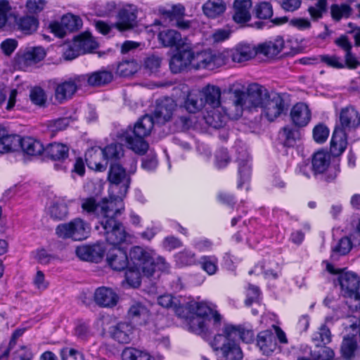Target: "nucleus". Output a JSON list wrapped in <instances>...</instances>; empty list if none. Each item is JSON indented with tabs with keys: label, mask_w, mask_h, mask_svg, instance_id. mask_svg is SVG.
<instances>
[{
	"label": "nucleus",
	"mask_w": 360,
	"mask_h": 360,
	"mask_svg": "<svg viewBox=\"0 0 360 360\" xmlns=\"http://www.w3.org/2000/svg\"><path fill=\"white\" fill-rule=\"evenodd\" d=\"M187 305L190 316L184 314L181 317L188 320L191 331L206 336L221 328L222 317L215 309L214 305L196 302H189Z\"/></svg>",
	"instance_id": "obj_1"
},
{
	"label": "nucleus",
	"mask_w": 360,
	"mask_h": 360,
	"mask_svg": "<svg viewBox=\"0 0 360 360\" xmlns=\"http://www.w3.org/2000/svg\"><path fill=\"white\" fill-rule=\"evenodd\" d=\"M270 93L262 85L256 83L248 86L247 91L240 88H233L231 101L232 108L236 110V116H241L243 110H256L261 108Z\"/></svg>",
	"instance_id": "obj_2"
},
{
	"label": "nucleus",
	"mask_w": 360,
	"mask_h": 360,
	"mask_svg": "<svg viewBox=\"0 0 360 360\" xmlns=\"http://www.w3.org/2000/svg\"><path fill=\"white\" fill-rule=\"evenodd\" d=\"M129 255L133 266L125 272V278L129 285L137 288L141 284V274L147 277L151 276L156 265L150 254L139 246L133 248Z\"/></svg>",
	"instance_id": "obj_3"
},
{
	"label": "nucleus",
	"mask_w": 360,
	"mask_h": 360,
	"mask_svg": "<svg viewBox=\"0 0 360 360\" xmlns=\"http://www.w3.org/2000/svg\"><path fill=\"white\" fill-rule=\"evenodd\" d=\"M154 123L153 117L146 115L139 119L133 128L129 127L123 133L129 148L136 153L143 155L148 149V144L144 139L150 134Z\"/></svg>",
	"instance_id": "obj_4"
},
{
	"label": "nucleus",
	"mask_w": 360,
	"mask_h": 360,
	"mask_svg": "<svg viewBox=\"0 0 360 360\" xmlns=\"http://www.w3.org/2000/svg\"><path fill=\"white\" fill-rule=\"evenodd\" d=\"M119 204L120 206L115 210H110L108 213L104 212L105 217L99 221L100 226H96L98 230L101 229L100 233L105 236L106 241L112 247H120L126 238L123 226L117 220V217L122 214V210H124L122 200L119 201Z\"/></svg>",
	"instance_id": "obj_5"
},
{
	"label": "nucleus",
	"mask_w": 360,
	"mask_h": 360,
	"mask_svg": "<svg viewBox=\"0 0 360 360\" xmlns=\"http://www.w3.org/2000/svg\"><path fill=\"white\" fill-rule=\"evenodd\" d=\"M215 331L217 334L210 340L209 345L216 354L223 360H242L243 354L237 341L228 335L223 327Z\"/></svg>",
	"instance_id": "obj_6"
},
{
	"label": "nucleus",
	"mask_w": 360,
	"mask_h": 360,
	"mask_svg": "<svg viewBox=\"0 0 360 360\" xmlns=\"http://www.w3.org/2000/svg\"><path fill=\"white\" fill-rule=\"evenodd\" d=\"M83 80L79 75L61 79H54L52 81L54 89V98L60 104H63L66 101L72 98L77 91L82 89Z\"/></svg>",
	"instance_id": "obj_7"
},
{
	"label": "nucleus",
	"mask_w": 360,
	"mask_h": 360,
	"mask_svg": "<svg viewBox=\"0 0 360 360\" xmlns=\"http://www.w3.org/2000/svg\"><path fill=\"white\" fill-rule=\"evenodd\" d=\"M89 232V224L79 217L75 218L68 223L60 224L56 229V234L58 238H70L73 240L86 239Z\"/></svg>",
	"instance_id": "obj_8"
},
{
	"label": "nucleus",
	"mask_w": 360,
	"mask_h": 360,
	"mask_svg": "<svg viewBox=\"0 0 360 360\" xmlns=\"http://www.w3.org/2000/svg\"><path fill=\"white\" fill-rule=\"evenodd\" d=\"M122 200L120 197L110 200L103 199L101 202L97 203L94 198H88L82 200V208L84 212L89 214H95L101 221L105 217V213H108L110 210H115L120 206L119 201Z\"/></svg>",
	"instance_id": "obj_9"
},
{
	"label": "nucleus",
	"mask_w": 360,
	"mask_h": 360,
	"mask_svg": "<svg viewBox=\"0 0 360 360\" xmlns=\"http://www.w3.org/2000/svg\"><path fill=\"white\" fill-rule=\"evenodd\" d=\"M224 63L222 55L212 50H205L192 54V66L195 69H210L219 67Z\"/></svg>",
	"instance_id": "obj_10"
},
{
	"label": "nucleus",
	"mask_w": 360,
	"mask_h": 360,
	"mask_svg": "<svg viewBox=\"0 0 360 360\" xmlns=\"http://www.w3.org/2000/svg\"><path fill=\"white\" fill-rule=\"evenodd\" d=\"M229 108V111L224 110L221 106L212 108L207 110L204 116L206 124L213 128L218 129L223 127L229 119H237L240 116H236V110Z\"/></svg>",
	"instance_id": "obj_11"
},
{
	"label": "nucleus",
	"mask_w": 360,
	"mask_h": 360,
	"mask_svg": "<svg viewBox=\"0 0 360 360\" xmlns=\"http://www.w3.org/2000/svg\"><path fill=\"white\" fill-rule=\"evenodd\" d=\"M284 108L285 103L282 96L276 92H271L261 108L262 115L272 122L281 115Z\"/></svg>",
	"instance_id": "obj_12"
},
{
	"label": "nucleus",
	"mask_w": 360,
	"mask_h": 360,
	"mask_svg": "<svg viewBox=\"0 0 360 360\" xmlns=\"http://www.w3.org/2000/svg\"><path fill=\"white\" fill-rule=\"evenodd\" d=\"M338 282L345 297L360 300V281L356 274L352 272L341 273Z\"/></svg>",
	"instance_id": "obj_13"
},
{
	"label": "nucleus",
	"mask_w": 360,
	"mask_h": 360,
	"mask_svg": "<svg viewBox=\"0 0 360 360\" xmlns=\"http://www.w3.org/2000/svg\"><path fill=\"white\" fill-rule=\"evenodd\" d=\"M137 9L134 6L127 5L121 8L117 15V21L112 25L123 32L134 28L137 23Z\"/></svg>",
	"instance_id": "obj_14"
},
{
	"label": "nucleus",
	"mask_w": 360,
	"mask_h": 360,
	"mask_svg": "<svg viewBox=\"0 0 360 360\" xmlns=\"http://www.w3.org/2000/svg\"><path fill=\"white\" fill-rule=\"evenodd\" d=\"M176 107L175 101L171 98L158 99L156 102L153 116H152L154 122L158 124H165L169 121Z\"/></svg>",
	"instance_id": "obj_15"
},
{
	"label": "nucleus",
	"mask_w": 360,
	"mask_h": 360,
	"mask_svg": "<svg viewBox=\"0 0 360 360\" xmlns=\"http://www.w3.org/2000/svg\"><path fill=\"white\" fill-rule=\"evenodd\" d=\"M150 311L143 302L131 301L127 311V319L135 326L146 325L150 319Z\"/></svg>",
	"instance_id": "obj_16"
},
{
	"label": "nucleus",
	"mask_w": 360,
	"mask_h": 360,
	"mask_svg": "<svg viewBox=\"0 0 360 360\" xmlns=\"http://www.w3.org/2000/svg\"><path fill=\"white\" fill-rule=\"evenodd\" d=\"M118 300V295L111 288L98 287L94 293V301L101 307L112 308L117 304Z\"/></svg>",
	"instance_id": "obj_17"
},
{
	"label": "nucleus",
	"mask_w": 360,
	"mask_h": 360,
	"mask_svg": "<svg viewBox=\"0 0 360 360\" xmlns=\"http://www.w3.org/2000/svg\"><path fill=\"white\" fill-rule=\"evenodd\" d=\"M106 260L115 271H122L128 266L129 259L127 250L121 247H112L108 250Z\"/></svg>",
	"instance_id": "obj_18"
},
{
	"label": "nucleus",
	"mask_w": 360,
	"mask_h": 360,
	"mask_svg": "<svg viewBox=\"0 0 360 360\" xmlns=\"http://www.w3.org/2000/svg\"><path fill=\"white\" fill-rule=\"evenodd\" d=\"M105 250L103 245L98 243L78 247L76 254L82 260L98 263L102 259Z\"/></svg>",
	"instance_id": "obj_19"
},
{
	"label": "nucleus",
	"mask_w": 360,
	"mask_h": 360,
	"mask_svg": "<svg viewBox=\"0 0 360 360\" xmlns=\"http://www.w3.org/2000/svg\"><path fill=\"white\" fill-rule=\"evenodd\" d=\"M257 56L256 46L251 44L239 43L230 51V57L234 63H244Z\"/></svg>",
	"instance_id": "obj_20"
},
{
	"label": "nucleus",
	"mask_w": 360,
	"mask_h": 360,
	"mask_svg": "<svg viewBox=\"0 0 360 360\" xmlns=\"http://www.w3.org/2000/svg\"><path fill=\"white\" fill-rule=\"evenodd\" d=\"M110 337L121 344H127L132 339L134 327L130 323L120 322L109 329Z\"/></svg>",
	"instance_id": "obj_21"
},
{
	"label": "nucleus",
	"mask_w": 360,
	"mask_h": 360,
	"mask_svg": "<svg viewBox=\"0 0 360 360\" xmlns=\"http://www.w3.org/2000/svg\"><path fill=\"white\" fill-rule=\"evenodd\" d=\"M158 39L165 47L175 48L179 50L184 47L186 39L182 38L181 34L175 30H164L159 32Z\"/></svg>",
	"instance_id": "obj_22"
},
{
	"label": "nucleus",
	"mask_w": 360,
	"mask_h": 360,
	"mask_svg": "<svg viewBox=\"0 0 360 360\" xmlns=\"http://www.w3.org/2000/svg\"><path fill=\"white\" fill-rule=\"evenodd\" d=\"M109 181L118 186L122 184L124 193H126L130 184V178L127 176L126 169L117 163H112L108 172Z\"/></svg>",
	"instance_id": "obj_23"
},
{
	"label": "nucleus",
	"mask_w": 360,
	"mask_h": 360,
	"mask_svg": "<svg viewBox=\"0 0 360 360\" xmlns=\"http://www.w3.org/2000/svg\"><path fill=\"white\" fill-rule=\"evenodd\" d=\"M257 345L264 355H270L277 347V340L271 330H265L258 333Z\"/></svg>",
	"instance_id": "obj_24"
},
{
	"label": "nucleus",
	"mask_w": 360,
	"mask_h": 360,
	"mask_svg": "<svg viewBox=\"0 0 360 360\" xmlns=\"http://www.w3.org/2000/svg\"><path fill=\"white\" fill-rule=\"evenodd\" d=\"M79 75L80 77H82L84 87L86 86H100L110 83L113 79L112 73L108 70H99Z\"/></svg>",
	"instance_id": "obj_25"
},
{
	"label": "nucleus",
	"mask_w": 360,
	"mask_h": 360,
	"mask_svg": "<svg viewBox=\"0 0 360 360\" xmlns=\"http://www.w3.org/2000/svg\"><path fill=\"white\" fill-rule=\"evenodd\" d=\"M290 116L296 126L305 127L311 120V111L307 104L297 103L292 108Z\"/></svg>",
	"instance_id": "obj_26"
},
{
	"label": "nucleus",
	"mask_w": 360,
	"mask_h": 360,
	"mask_svg": "<svg viewBox=\"0 0 360 360\" xmlns=\"http://www.w3.org/2000/svg\"><path fill=\"white\" fill-rule=\"evenodd\" d=\"M347 145V134L342 129L335 128L330 141V152L334 157L341 155Z\"/></svg>",
	"instance_id": "obj_27"
},
{
	"label": "nucleus",
	"mask_w": 360,
	"mask_h": 360,
	"mask_svg": "<svg viewBox=\"0 0 360 360\" xmlns=\"http://www.w3.org/2000/svg\"><path fill=\"white\" fill-rule=\"evenodd\" d=\"M238 163V174L240 180L238 184V188H241L243 184L248 181L251 175L250 157L246 150H243L238 153L237 157Z\"/></svg>",
	"instance_id": "obj_28"
},
{
	"label": "nucleus",
	"mask_w": 360,
	"mask_h": 360,
	"mask_svg": "<svg viewBox=\"0 0 360 360\" xmlns=\"http://www.w3.org/2000/svg\"><path fill=\"white\" fill-rule=\"evenodd\" d=\"M252 7L251 0H235L233 4V20L237 23H245L250 20V10Z\"/></svg>",
	"instance_id": "obj_29"
},
{
	"label": "nucleus",
	"mask_w": 360,
	"mask_h": 360,
	"mask_svg": "<svg viewBox=\"0 0 360 360\" xmlns=\"http://www.w3.org/2000/svg\"><path fill=\"white\" fill-rule=\"evenodd\" d=\"M340 127L336 128L342 129L345 131L359 125L358 112L352 106H347L341 110L340 113Z\"/></svg>",
	"instance_id": "obj_30"
},
{
	"label": "nucleus",
	"mask_w": 360,
	"mask_h": 360,
	"mask_svg": "<svg viewBox=\"0 0 360 360\" xmlns=\"http://www.w3.org/2000/svg\"><path fill=\"white\" fill-rule=\"evenodd\" d=\"M283 46V39L278 37L274 41H266L256 46L257 55L259 53L267 57H274L282 51Z\"/></svg>",
	"instance_id": "obj_31"
},
{
	"label": "nucleus",
	"mask_w": 360,
	"mask_h": 360,
	"mask_svg": "<svg viewBox=\"0 0 360 360\" xmlns=\"http://www.w3.org/2000/svg\"><path fill=\"white\" fill-rule=\"evenodd\" d=\"M189 64L192 65V53L180 51L171 58L169 68L172 72L178 73L184 70Z\"/></svg>",
	"instance_id": "obj_32"
},
{
	"label": "nucleus",
	"mask_w": 360,
	"mask_h": 360,
	"mask_svg": "<svg viewBox=\"0 0 360 360\" xmlns=\"http://www.w3.org/2000/svg\"><path fill=\"white\" fill-rule=\"evenodd\" d=\"M48 214L54 220H63L68 215V202L64 198H55L48 208Z\"/></svg>",
	"instance_id": "obj_33"
},
{
	"label": "nucleus",
	"mask_w": 360,
	"mask_h": 360,
	"mask_svg": "<svg viewBox=\"0 0 360 360\" xmlns=\"http://www.w3.org/2000/svg\"><path fill=\"white\" fill-rule=\"evenodd\" d=\"M45 56L46 52L41 47L32 48L19 57V63L25 66H31L42 60Z\"/></svg>",
	"instance_id": "obj_34"
},
{
	"label": "nucleus",
	"mask_w": 360,
	"mask_h": 360,
	"mask_svg": "<svg viewBox=\"0 0 360 360\" xmlns=\"http://www.w3.org/2000/svg\"><path fill=\"white\" fill-rule=\"evenodd\" d=\"M342 356L346 360H352L355 355L360 360V351L357 349V342L354 336L345 337L340 347Z\"/></svg>",
	"instance_id": "obj_35"
},
{
	"label": "nucleus",
	"mask_w": 360,
	"mask_h": 360,
	"mask_svg": "<svg viewBox=\"0 0 360 360\" xmlns=\"http://www.w3.org/2000/svg\"><path fill=\"white\" fill-rule=\"evenodd\" d=\"M260 273H263L264 276L267 278L276 279L281 274V268L277 262L269 261L268 262H264L263 264L255 266L254 269L249 271L250 274H259Z\"/></svg>",
	"instance_id": "obj_36"
},
{
	"label": "nucleus",
	"mask_w": 360,
	"mask_h": 360,
	"mask_svg": "<svg viewBox=\"0 0 360 360\" xmlns=\"http://www.w3.org/2000/svg\"><path fill=\"white\" fill-rule=\"evenodd\" d=\"M47 156L53 160H65L69 154V147L60 143H52L44 149Z\"/></svg>",
	"instance_id": "obj_37"
},
{
	"label": "nucleus",
	"mask_w": 360,
	"mask_h": 360,
	"mask_svg": "<svg viewBox=\"0 0 360 360\" xmlns=\"http://www.w3.org/2000/svg\"><path fill=\"white\" fill-rule=\"evenodd\" d=\"M199 93L205 101V105L207 104L212 108L221 106V90L219 87L214 85H207Z\"/></svg>",
	"instance_id": "obj_38"
},
{
	"label": "nucleus",
	"mask_w": 360,
	"mask_h": 360,
	"mask_svg": "<svg viewBox=\"0 0 360 360\" xmlns=\"http://www.w3.org/2000/svg\"><path fill=\"white\" fill-rule=\"evenodd\" d=\"M20 146L25 154L32 156L41 155L45 149L39 141L30 136L21 139Z\"/></svg>",
	"instance_id": "obj_39"
},
{
	"label": "nucleus",
	"mask_w": 360,
	"mask_h": 360,
	"mask_svg": "<svg viewBox=\"0 0 360 360\" xmlns=\"http://www.w3.org/2000/svg\"><path fill=\"white\" fill-rule=\"evenodd\" d=\"M222 327L224 331L228 332V335L233 337L236 341L237 339H241L243 342H249L253 338L252 330H246L240 326L224 323Z\"/></svg>",
	"instance_id": "obj_40"
},
{
	"label": "nucleus",
	"mask_w": 360,
	"mask_h": 360,
	"mask_svg": "<svg viewBox=\"0 0 360 360\" xmlns=\"http://www.w3.org/2000/svg\"><path fill=\"white\" fill-rule=\"evenodd\" d=\"M73 46L82 53H85L96 49L98 44L89 33L85 32L75 37Z\"/></svg>",
	"instance_id": "obj_41"
},
{
	"label": "nucleus",
	"mask_w": 360,
	"mask_h": 360,
	"mask_svg": "<svg viewBox=\"0 0 360 360\" xmlns=\"http://www.w3.org/2000/svg\"><path fill=\"white\" fill-rule=\"evenodd\" d=\"M158 303L163 307L172 308L180 317L184 316V305L180 302L177 297H174L169 294L162 295L158 297Z\"/></svg>",
	"instance_id": "obj_42"
},
{
	"label": "nucleus",
	"mask_w": 360,
	"mask_h": 360,
	"mask_svg": "<svg viewBox=\"0 0 360 360\" xmlns=\"http://www.w3.org/2000/svg\"><path fill=\"white\" fill-rule=\"evenodd\" d=\"M184 107L190 113H195L205 107V101L199 92H190L184 103Z\"/></svg>",
	"instance_id": "obj_43"
},
{
	"label": "nucleus",
	"mask_w": 360,
	"mask_h": 360,
	"mask_svg": "<svg viewBox=\"0 0 360 360\" xmlns=\"http://www.w3.org/2000/svg\"><path fill=\"white\" fill-rule=\"evenodd\" d=\"M330 162V154L324 151H318L312 159V168L314 174H323L328 168Z\"/></svg>",
	"instance_id": "obj_44"
},
{
	"label": "nucleus",
	"mask_w": 360,
	"mask_h": 360,
	"mask_svg": "<svg viewBox=\"0 0 360 360\" xmlns=\"http://www.w3.org/2000/svg\"><path fill=\"white\" fill-rule=\"evenodd\" d=\"M225 10L226 4L223 0H208L202 6V11L205 15L212 18L222 14Z\"/></svg>",
	"instance_id": "obj_45"
},
{
	"label": "nucleus",
	"mask_w": 360,
	"mask_h": 360,
	"mask_svg": "<svg viewBox=\"0 0 360 360\" xmlns=\"http://www.w3.org/2000/svg\"><path fill=\"white\" fill-rule=\"evenodd\" d=\"M15 23L18 29L25 34H31L36 31L38 27L37 19L30 15L15 18Z\"/></svg>",
	"instance_id": "obj_46"
},
{
	"label": "nucleus",
	"mask_w": 360,
	"mask_h": 360,
	"mask_svg": "<svg viewBox=\"0 0 360 360\" xmlns=\"http://www.w3.org/2000/svg\"><path fill=\"white\" fill-rule=\"evenodd\" d=\"M102 155L107 160L116 161L124 155L123 146L120 143H111L101 150Z\"/></svg>",
	"instance_id": "obj_47"
},
{
	"label": "nucleus",
	"mask_w": 360,
	"mask_h": 360,
	"mask_svg": "<svg viewBox=\"0 0 360 360\" xmlns=\"http://www.w3.org/2000/svg\"><path fill=\"white\" fill-rule=\"evenodd\" d=\"M102 155L101 151L98 149L91 148L85 154V159L87 165L97 171H103L106 169V164H101L98 160Z\"/></svg>",
	"instance_id": "obj_48"
},
{
	"label": "nucleus",
	"mask_w": 360,
	"mask_h": 360,
	"mask_svg": "<svg viewBox=\"0 0 360 360\" xmlns=\"http://www.w3.org/2000/svg\"><path fill=\"white\" fill-rule=\"evenodd\" d=\"M311 339L316 347L328 344L331 341L330 330L326 324H322L318 330L313 333Z\"/></svg>",
	"instance_id": "obj_49"
},
{
	"label": "nucleus",
	"mask_w": 360,
	"mask_h": 360,
	"mask_svg": "<svg viewBox=\"0 0 360 360\" xmlns=\"http://www.w3.org/2000/svg\"><path fill=\"white\" fill-rule=\"evenodd\" d=\"M280 135L283 139L284 145L288 147L294 146L296 141L301 139L300 131L289 127H283Z\"/></svg>",
	"instance_id": "obj_50"
},
{
	"label": "nucleus",
	"mask_w": 360,
	"mask_h": 360,
	"mask_svg": "<svg viewBox=\"0 0 360 360\" xmlns=\"http://www.w3.org/2000/svg\"><path fill=\"white\" fill-rule=\"evenodd\" d=\"M352 11V8L347 4H333L330 7L331 16L336 21L349 18Z\"/></svg>",
	"instance_id": "obj_51"
},
{
	"label": "nucleus",
	"mask_w": 360,
	"mask_h": 360,
	"mask_svg": "<svg viewBox=\"0 0 360 360\" xmlns=\"http://www.w3.org/2000/svg\"><path fill=\"white\" fill-rule=\"evenodd\" d=\"M123 360H154L147 352L134 348H126L122 354Z\"/></svg>",
	"instance_id": "obj_52"
},
{
	"label": "nucleus",
	"mask_w": 360,
	"mask_h": 360,
	"mask_svg": "<svg viewBox=\"0 0 360 360\" xmlns=\"http://www.w3.org/2000/svg\"><path fill=\"white\" fill-rule=\"evenodd\" d=\"M201 268L209 275H214L218 270V259L215 256H203L200 258Z\"/></svg>",
	"instance_id": "obj_53"
},
{
	"label": "nucleus",
	"mask_w": 360,
	"mask_h": 360,
	"mask_svg": "<svg viewBox=\"0 0 360 360\" xmlns=\"http://www.w3.org/2000/svg\"><path fill=\"white\" fill-rule=\"evenodd\" d=\"M62 25L65 27V29L68 32H72L79 30L82 27L81 19L74 15L67 14L61 18Z\"/></svg>",
	"instance_id": "obj_54"
},
{
	"label": "nucleus",
	"mask_w": 360,
	"mask_h": 360,
	"mask_svg": "<svg viewBox=\"0 0 360 360\" xmlns=\"http://www.w3.org/2000/svg\"><path fill=\"white\" fill-rule=\"evenodd\" d=\"M176 262L180 266H190L195 264V254L189 250H184L176 254Z\"/></svg>",
	"instance_id": "obj_55"
},
{
	"label": "nucleus",
	"mask_w": 360,
	"mask_h": 360,
	"mask_svg": "<svg viewBox=\"0 0 360 360\" xmlns=\"http://www.w3.org/2000/svg\"><path fill=\"white\" fill-rule=\"evenodd\" d=\"M30 98L32 103L39 107L44 106L47 100L44 90L39 86H35L30 90Z\"/></svg>",
	"instance_id": "obj_56"
},
{
	"label": "nucleus",
	"mask_w": 360,
	"mask_h": 360,
	"mask_svg": "<svg viewBox=\"0 0 360 360\" xmlns=\"http://www.w3.org/2000/svg\"><path fill=\"white\" fill-rule=\"evenodd\" d=\"M256 16L260 19H269L273 15V8L271 3L262 1L255 7Z\"/></svg>",
	"instance_id": "obj_57"
},
{
	"label": "nucleus",
	"mask_w": 360,
	"mask_h": 360,
	"mask_svg": "<svg viewBox=\"0 0 360 360\" xmlns=\"http://www.w3.org/2000/svg\"><path fill=\"white\" fill-rule=\"evenodd\" d=\"M317 348L311 352L314 360H330L334 356V352L330 347H316Z\"/></svg>",
	"instance_id": "obj_58"
},
{
	"label": "nucleus",
	"mask_w": 360,
	"mask_h": 360,
	"mask_svg": "<svg viewBox=\"0 0 360 360\" xmlns=\"http://www.w3.org/2000/svg\"><path fill=\"white\" fill-rule=\"evenodd\" d=\"M321 62L335 69H344L343 59L335 54L320 56Z\"/></svg>",
	"instance_id": "obj_59"
},
{
	"label": "nucleus",
	"mask_w": 360,
	"mask_h": 360,
	"mask_svg": "<svg viewBox=\"0 0 360 360\" xmlns=\"http://www.w3.org/2000/svg\"><path fill=\"white\" fill-rule=\"evenodd\" d=\"M136 71V64L134 61H123L117 68V73L124 77L133 75Z\"/></svg>",
	"instance_id": "obj_60"
},
{
	"label": "nucleus",
	"mask_w": 360,
	"mask_h": 360,
	"mask_svg": "<svg viewBox=\"0 0 360 360\" xmlns=\"http://www.w3.org/2000/svg\"><path fill=\"white\" fill-rule=\"evenodd\" d=\"M326 6L327 0H319L314 6L309 7L308 11L313 19L317 20L322 18L326 11Z\"/></svg>",
	"instance_id": "obj_61"
},
{
	"label": "nucleus",
	"mask_w": 360,
	"mask_h": 360,
	"mask_svg": "<svg viewBox=\"0 0 360 360\" xmlns=\"http://www.w3.org/2000/svg\"><path fill=\"white\" fill-rule=\"evenodd\" d=\"M75 335L82 340H86L91 336L92 333L91 331L89 325L87 322H78L75 328Z\"/></svg>",
	"instance_id": "obj_62"
},
{
	"label": "nucleus",
	"mask_w": 360,
	"mask_h": 360,
	"mask_svg": "<svg viewBox=\"0 0 360 360\" xmlns=\"http://www.w3.org/2000/svg\"><path fill=\"white\" fill-rule=\"evenodd\" d=\"M329 135L328 128L322 124L316 125L313 130V137L316 143H324Z\"/></svg>",
	"instance_id": "obj_63"
},
{
	"label": "nucleus",
	"mask_w": 360,
	"mask_h": 360,
	"mask_svg": "<svg viewBox=\"0 0 360 360\" xmlns=\"http://www.w3.org/2000/svg\"><path fill=\"white\" fill-rule=\"evenodd\" d=\"M60 354L62 360H84L83 354L72 348L64 347Z\"/></svg>",
	"instance_id": "obj_64"
}]
</instances>
